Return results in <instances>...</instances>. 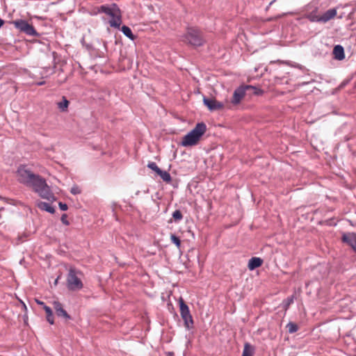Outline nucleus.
Instances as JSON below:
<instances>
[{"instance_id":"obj_35","label":"nucleus","mask_w":356,"mask_h":356,"mask_svg":"<svg viewBox=\"0 0 356 356\" xmlns=\"http://www.w3.org/2000/svg\"><path fill=\"white\" fill-rule=\"evenodd\" d=\"M36 302H37L38 305H42L43 307H44V305H44V303L43 302H42V301H40V300H36Z\"/></svg>"},{"instance_id":"obj_3","label":"nucleus","mask_w":356,"mask_h":356,"mask_svg":"<svg viewBox=\"0 0 356 356\" xmlns=\"http://www.w3.org/2000/svg\"><path fill=\"white\" fill-rule=\"evenodd\" d=\"M36 181L37 182L32 186L33 191L38 193L42 198L49 201H54L55 200L54 195L51 192L45 180L40 177Z\"/></svg>"},{"instance_id":"obj_23","label":"nucleus","mask_w":356,"mask_h":356,"mask_svg":"<svg viewBox=\"0 0 356 356\" xmlns=\"http://www.w3.org/2000/svg\"><path fill=\"white\" fill-rule=\"evenodd\" d=\"M112 9H113V4H111V6L102 5L98 8V12L104 13L108 15V13H109Z\"/></svg>"},{"instance_id":"obj_37","label":"nucleus","mask_w":356,"mask_h":356,"mask_svg":"<svg viewBox=\"0 0 356 356\" xmlns=\"http://www.w3.org/2000/svg\"><path fill=\"white\" fill-rule=\"evenodd\" d=\"M43 84H44V81H41V82H39V83H38V85H39V86H42V85H43Z\"/></svg>"},{"instance_id":"obj_10","label":"nucleus","mask_w":356,"mask_h":356,"mask_svg":"<svg viewBox=\"0 0 356 356\" xmlns=\"http://www.w3.org/2000/svg\"><path fill=\"white\" fill-rule=\"evenodd\" d=\"M246 88L245 85H243L237 88L233 93L232 98L229 103H228L231 106H238L244 98L246 94Z\"/></svg>"},{"instance_id":"obj_14","label":"nucleus","mask_w":356,"mask_h":356,"mask_svg":"<svg viewBox=\"0 0 356 356\" xmlns=\"http://www.w3.org/2000/svg\"><path fill=\"white\" fill-rule=\"evenodd\" d=\"M343 242L349 245L356 252V233H346L342 236Z\"/></svg>"},{"instance_id":"obj_20","label":"nucleus","mask_w":356,"mask_h":356,"mask_svg":"<svg viewBox=\"0 0 356 356\" xmlns=\"http://www.w3.org/2000/svg\"><path fill=\"white\" fill-rule=\"evenodd\" d=\"M69 101L65 97H63V100L57 104L58 107L62 111H65L69 106Z\"/></svg>"},{"instance_id":"obj_15","label":"nucleus","mask_w":356,"mask_h":356,"mask_svg":"<svg viewBox=\"0 0 356 356\" xmlns=\"http://www.w3.org/2000/svg\"><path fill=\"white\" fill-rule=\"evenodd\" d=\"M334 59L342 60L345 58V53L343 47L341 45H336L332 51Z\"/></svg>"},{"instance_id":"obj_24","label":"nucleus","mask_w":356,"mask_h":356,"mask_svg":"<svg viewBox=\"0 0 356 356\" xmlns=\"http://www.w3.org/2000/svg\"><path fill=\"white\" fill-rule=\"evenodd\" d=\"M172 218L175 222H178L183 218V215L179 210H176L172 213Z\"/></svg>"},{"instance_id":"obj_27","label":"nucleus","mask_w":356,"mask_h":356,"mask_svg":"<svg viewBox=\"0 0 356 356\" xmlns=\"http://www.w3.org/2000/svg\"><path fill=\"white\" fill-rule=\"evenodd\" d=\"M147 167L151 170H154L156 174L161 170V169L158 167L156 163L150 162L147 164Z\"/></svg>"},{"instance_id":"obj_16","label":"nucleus","mask_w":356,"mask_h":356,"mask_svg":"<svg viewBox=\"0 0 356 356\" xmlns=\"http://www.w3.org/2000/svg\"><path fill=\"white\" fill-rule=\"evenodd\" d=\"M263 264V260L259 257H252L249 260L248 268L251 270L260 267Z\"/></svg>"},{"instance_id":"obj_22","label":"nucleus","mask_w":356,"mask_h":356,"mask_svg":"<svg viewBox=\"0 0 356 356\" xmlns=\"http://www.w3.org/2000/svg\"><path fill=\"white\" fill-rule=\"evenodd\" d=\"M253 352L251 346L249 343L244 345L242 356H252Z\"/></svg>"},{"instance_id":"obj_13","label":"nucleus","mask_w":356,"mask_h":356,"mask_svg":"<svg viewBox=\"0 0 356 356\" xmlns=\"http://www.w3.org/2000/svg\"><path fill=\"white\" fill-rule=\"evenodd\" d=\"M52 304L54 309L56 312V314L58 316L63 317L66 320H70L71 318L70 316L63 309V307L60 302H59L58 301H54Z\"/></svg>"},{"instance_id":"obj_36","label":"nucleus","mask_w":356,"mask_h":356,"mask_svg":"<svg viewBox=\"0 0 356 356\" xmlns=\"http://www.w3.org/2000/svg\"><path fill=\"white\" fill-rule=\"evenodd\" d=\"M4 22L3 19H0V28L3 25Z\"/></svg>"},{"instance_id":"obj_1","label":"nucleus","mask_w":356,"mask_h":356,"mask_svg":"<svg viewBox=\"0 0 356 356\" xmlns=\"http://www.w3.org/2000/svg\"><path fill=\"white\" fill-rule=\"evenodd\" d=\"M206 131L207 126L204 122L197 123L193 129L182 138L181 145L183 147L196 145Z\"/></svg>"},{"instance_id":"obj_17","label":"nucleus","mask_w":356,"mask_h":356,"mask_svg":"<svg viewBox=\"0 0 356 356\" xmlns=\"http://www.w3.org/2000/svg\"><path fill=\"white\" fill-rule=\"evenodd\" d=\"M246 91H250V95H261L264 93V91L255 86L250 85H245Z\"/></svg>"},{"instance_id":"obj_34","label":"nucleus","mask_w":356,"mask_h":356,"mask_svg":"<svg viewBox=\"0 0 356 356\" xmlns=\"http://www.w3.org/2000/svg\"><path fill=\"white\" fill-rule=\"evenodd\" d=\"M317 16H318V15H315V16L309 17V19H310V20H311L312 22H317V21H316V17H317Z\"/></svg>"},{"instance_id":"obj_18","label":"nucleus","mask_w":356,"mask_h":356,"mask_svg":"<svg viewBox=\"0 0 356 356\" xmlns=\"http://www.w3.org/2000/svg\"><path fill=\"white\" fill-rule=\"evenodd\" d=\"M38 207L51 213H54L55 211L54 209L49 203L43 202H38Z\"/></svg>"},{"instance_id":"obj_32","label":"nucleus","mask_w":356,"mask_h":356,"mask_svg":"<svg viewBox=\"0 0 356 356\" xmlns=\"http://www.w3.org/2000/svg\"><path fill=\"white\" fill-rule=\"evenodd\" d=\"M59 207L62 211H66L67 209V205L63 202H59Z\"/></svg>"},{"instance_id":"obj_6","label":"nucleus","mask_w":356,"mask_h":356,"mask_svg":"<svg viewBox=\"0 0 356 356\" xmlns=\"http://www.w3.org/2000/svg\"><path fill=\"white\" fill-rule=\"evenodd\" d=\"M179 305L180 314H181L182 319L184 321V325L188 330H189L193 327V317L191 314L189 308H188V305L185 303V302L182 298H179Z\"/></svg>"},{"instance_id":"obj_19","label":"nucleus","mask_w":356,"mask_h":356,"mask_svg":"<svg viewBox=\"0 0 356 356\" xmlns=\"http://www.w3.org/2000/svg\"><path fill=\"white\" fill-rule=\"evenodd\" d=\"M157 175H159L166 183H170L171 181V176L167 171H163L161 170Z\"/></svg>"},{"instance_id":"obj_30","label":"nucleus","mask_w":356,"mask_h":356,"mask_svg":"<svg viewBox=\"0 0 356 356\" xmlns=\"http://www.w3.org/2000/svg\"><path fill=\"white\" fill-rule=\"evenodd\" d=\"M46 318H47V321L50 323V324H54V316H53V313L52 314H50V315H47L46 316Z\"/></svg>"},{"instance_id":"obj_25","label":"nucleus","mask_w":356,"mask_h":356,"mask_svg":"<svg viewBox=\"0 0 356 356\" xmlns=\"http://www.w3.org/2000/svg\"><path fill=\"white\" fill-rule=\"evenodd\" d=\"M286 327L288 328V331L290 333L296 332L298 330V325L296 323L291 322L287 324Z\"/></svg>"},{"instance_id":"obj_5","label":"nucleus","mask_w":356,"mask_h":356,"mask_svg":"<svg viewBox=\"0 0 356 356\" xmlns=\"http://www.w3.org/2000/svg\"><path fill=\"white\" fill-rule=\"evenodd\" d=\"M184 40L195 47L201 46L204 43L201 32L194 28H190L187 30Z\"/></svg>"},{"instance_id":"obj_33","label":"nucleus","mask_w":356,"mask_h":356,"mask_svg":"<svg viewBox=\"0 0 356 356\" xmlns=\"http://www.w3.org/2000/svg\"><path fill=\"white\" fill-rule=\"evenodd\" d=\"M293 298L291 297V298H289L287 299V304H286V307L289 306L290 304H291L293 302Z\"/></svg>"},{"instance_id":"obj_7","label":"nucleus","mask_w":356,"mask_h":356,"mask_svg":"<svg viewBox=\"0 0 356 356\" xmlns=\"http://www.w3.org/2000/svg\"><path fill=\"white\" fill-rule=\"evenodd\" d=\"M108 15L111 17L109 21L110 26L115 28H119L121 23V12L115 3H113V9L108 13Z\"/></svg>"},{"instance_id":"obj_8","label":"nucleus","mask_w":356,"mask_h":356,"mask_svg":"<svg viewBox=\"0 0 356 356\" xmlns=\"http://www.w3.org/2000/svg\"><path fill=\"white\" fill-rule=\"evenodd\" d=\"M108 15L111 17L109 21L110 26L115 28H119L121 23V12L115 3H113V9L108 13Z\"/></svg>"},{"instance_id":"obj_31","label":"nucleus","mask_w":356,"mask_h":356,"mask_svg":"<svg viewBox=\"0 0 356 356\" xmlns=\"http://www.w3.org/2000/svg\"><path fill=\"white\" fill-rule=\"evenodd\" d=\"M44 309L45 311V313H46V316L47 315H50V314H52V311H51V309L47 306V305H44Z\"/></svg>"},{"instance_id":"obj_11","label":"nucleus","mask_w":356,"mask_h":356,"mask_svg":"<svg viewBox=\"0 0 356 356\" xmlns=\"http://www.w3.org/2000/svg\"><path fill=\"white\" fill-rule=\"evenodd\" d=\"M13 24L17 29L29 35H35L37 34L34 27L26 21L17 20L15 21Z\"/></svg>"},{"instance_id":"obj_28","label":"nucleus","mask_w":356,"mask_h":356,"mask_svg":"<svg viewBox=\"0 0 356 356\" xmlns=\"http://www.w3.org/2000/svg\"><path fill=\"white\" fill-rule=\"evenodd\" d=\"M71 193L74 195L81 193V189L78 186H74L71 188Z\"/></svg>"},{"instance_id":"obj_21","label":"nucleus","mask_w":356,"mask_h":356,"mask_svg":"<svg viewBox=\"0 0 356 356\" xmlns=\"http://www.w3.org/2000/svg\"><path fill=\"white\" fill-rule=\"evenodd\" d=\"M122 32L129 38L134 40V35L132 33L131 29L127 26H122L121 29Z\"/></svg>"},{"instance_id":"obj_26","label":"nucleus","mask_w":356,"mask_h":356,"mask_svg":"<svg viewBox=\"0 0 356 356\" xmlns=\"http://www.w3.org/2000/svg\"><path fill=\"white\" fill-rule=\"evenodd\" d=\"M170 240H171L172 243H175V245L178 248H180V246H181V241L179 238V237L176 236L175 234H171L170 235Z\"/></svg>"},{"instance_id":"obj_12","label":"nucleus","mask_w":356,"mask_h":356,"mask_svg":"<svg viewBox=\"0 0 356 356\" xmlns=\"http://www.w3.org/2000/svg\"><path fill=\"white\" fill-rule=\"evenodd\" d=\"M337 15V10L335 8L330 9L325 12L322 15L316 17V21L318 22H327L333 19Z\"/></svg>"},{"instance_id":"obj_4","label":"nucleus","mask_w":356,"mask_h":356,"mask_svg":"<svg viewBox=\"0 0 356 356\" xmlns=\"http://www.w3.org/2000/svg\"><path fill=\"white\" fill-rule=\"evenodd\" d=\"M80 272L76 270V269L71 268L69 270V273L67 277V288L72 291H78L83 288V284L79 275Z\"/></svg>"},{"instance_id":"obj_9","label":"nucleus","mask_w":356,"mask_h":356,"mask_svg":"<svg viewBox=\"0 0 356 356\" xmlns=\"http://www.w3.org/2000/svg\"><path fill=\"white\" fill-rule=\"evenodd\" d=\"M203 102L207 108L211 111L222 110L224 108L229 109L231 108V106L228 103L224 104L223 103L220 102L213 98L209 99L204 97L203 99Z\"/></svg>"},{"instance_id":"obj_29","label":"nucleus","mask_w":356,"mask_h":356,"mask_svg":"<svg viewBox=\"0 0 356 356\" xmlns=\"http://www.w3.org/2000/svg\"><path fill=\"white\" fill-rule=\"evenodd\" d=\"M67 214L64 213L61 216V221L63 224H65V225H68L70 224L69 221L67 220Z\"/></svg>"},{"instance_id":"obj_2","label":"nucleus","mask_w":356,"mask_h":356,"mask_svg":"<svg viewBox=\"0 0 356 356\" xmlns=\"http://www.w3.org/2000/svg\"><path fill=\"white\" fill-rule=\"evenodd\" d=\"M17 180L28 186L32 187L36 181L40 178V176L35 175L31 170H29L26 166L20 165L17 172Z\"/></svg>"}]
</instances>
